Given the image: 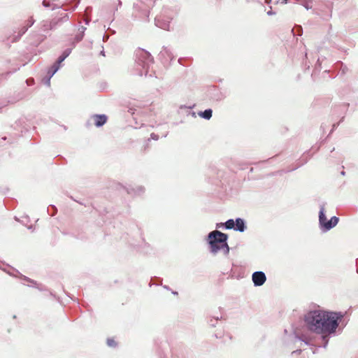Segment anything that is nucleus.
<instances>
[{"mask_svg":"<svg viewBox=\"0 0 358 358\" xmlns=\"http://www.w3.org/2000/svg\"><path fill=\"white\" fill-rule=\"evenodd\" d=\"M313 1V0H299L298 3L301 4L306 10H309L312 8L310 3H311Z\"/></svg>","mask_w":358,"mask_h":358,"instance_id":"obj_16","label":"nucleus"},{"mask_svg":"<svg viewBox=\"0 0 358 358\" xmlns=\"http://www.w3.org/2000/svg\"><path fill=\"white\" fill-rule=\"evenodd\" d=\"M101 54L102 55H105V54H104V51H101Z\"/></svg>","mask_w":358,"mask_h":358,"instance_id":"obj_42","label":"nucleus"},{"mask_svg":"<svg viewBox=\"0 0 358 358\" xmlns=\"http://www.w3.org/2000/svg\"><path fill=\"white\" fill-rule=\"evenodd\" d=\"M252 280L255 287H260L266 282V276L263 271H255L252 275Z\"/></svg>","mask_w":358,"mask_h":358,"instance_id":"obj_6","label":"nucleus"},{"mask_svg":"<svg viewBox=\"0 0 358 358\" xmlns=\"http://www.w3.org/2000/svg\"><path fill=\"white\" fill-rule=\"evenodd\" d=\"M89 22H90V21H89V20H85V24H89Z\"/></svg>","mask_w":358,"mask_h":358,"instance_id":"obj_40","label":"nucleus"},{"mask_svg":"<svg viewBox=\"0 0 358 358\" xmlns=\"http://www.w3.org/2000/svg\"><path fill=\"white\" fill-rule=\"evenodd\" d=\"M128 194L136 196H141L145 192L144 187L141 185H129L124 187Z\"/></svg>","mask_w":358,"mask_h":358,"instance_id":"obj_7","label":"nucleus"},{"mask_svg":"<svg viewBox=\"0 0 358 358\" xmlns=\"http://www.w3.org/2000/svg\"><path fill=\"white\" fill-rule=\"evenodd\" d=\"M295 338H296V339H297L299 341L304 342L305 344H306L308 345H310V340L309 338H308L307 337H306L305 336H295Z\"/></svg>","mask_w":358,"mask_h":358,"instance_id":"obj_17","label":"nucleus"},{"mask_svg":"<svg viewBox=\"0 0 358 358\" xmlns=\"http://www.w3.org/2000/svg\"><path fill=\"white\" fill-rule=\"evenodd\" d=\"M275 12H273L272 10H268V11L267 12V15H275Z\"/></svg>","mask_w":358,"mask_h":358,"instance_id":"obj_30","label":"nucleus"},{"mask_svg":"<svg viewBox=\"0 0 358 358\" xmlns=\"http://www.w3.org/2000/svg\"><path fill=\"white\" fill-rule=\"evenodd\" d=\"M199 115L205 120H210L213 115V110L210 108L206 109L203 111L199 112Z\"/></svg>","mask_w":358,"mask_h":358,"instance_id":"obj_13","label":"nucleus"},{"mask_svg":"<svg viewBox=\"0 0 358 358\" xmlns=\"http://www.w3.org/2000/svg\"><path fill=\"white\" fill-rule=\"evenodd\" d=\"M341 174H342V175H345V172H344V171H342V172H341Z\"/></svg>","mask_w":358,"mask_h":358,"instance_id":"obj_45","label":"nucleus"},{"mask_svg":"<svg viewBox=\"0 0 358 358\" xmlns=\"http://www.w3.org/2000/svg\"><path fill=\"white\" fill-rule=\"evenodd\" d=\"M52 77H50V76L48 75V76H46L45 78H43V83L47 85V86H50V79H51Z\"/></svg>","mask_w":358,"mask_h":358,"instance_id":"obj_23","label":"nucleus"},{"mask_svg":"<svg viewBox=\"0 0 358 358\" xmlns=\"http://www.w3.org/2000/svg\"><path fill=\"white\" fill-rule=\"evenodd\" d=\"M56 8H57V6H54V7H52V10H55Z\"/></svg>","mask_w":358,"mask_h":358,"instance_id":"obj_41","label":"nucleus"},{"mask_svg":"<svg viewBox=\"0 0 358 358\" xmlns=\"http://www.w3.org/2000/svg\"><path fill=\"white\" fill-rule=\"evenodd\" d=\"M92 118L94 120V124L97 127L103 126L107 121V116L106 115H94Z\"/></svg>","mask_w":358,"mask_h":358,"instance_id":"obj_10","label":"nucleus"},{"mask_svg":"<svg viewBox=\"0 0 358 358\" xmlns=\"http://www.w3.org/2000/svg\"><path fill=\"white\" fill-rule=\"evenodd\" d=\"M21 278L24 280L31 283V285L29 286L36 287L40 291L45 290V288L43 285H42L41 284H37V282L36 281H34V280H32L25 275H21Z\"/></svg>","mask_w":358,"mask_h":358,"instance_id":"obj_11","label":"nucleus"},{"mask_svg":"<svg viewBox=\"0 0 358 358\" xmlns=\"http://www.w3.org/2000/svg\"><path fill=\"white\" fill-rule=\"evenodd\" d=\"M164 288H165L166 289H169V287L168 286H166V285H164Z\"/></svg>","mask_w":358,"mask_h":358,"instance_id":"obj_39","label":"nucleus"},{"mask_svg":"<svg viewBox=\"0 0 358 358\" xmlns=\"http://www.w3.org/2000/svg\"><path fill=\"white\" fill-rule=\"evenodd\" d=\"M57 18H53L52 20H43L41 22V29L43 31L54 30L59 25Z\"/></svg>","mask_w":358,"mask_h":358,"instance_id":"obj_8","label":"nucleus"},{"mask_svg":"<svg viewBox=\"0 0 358 358\" xmlns=\"http://www.w3.org/2000/svg\"><path fill=\"white\" fill-rule=\"evenodd\" d=\"M107 345L109 346V347H111V348H115L117 346V343L115 342V341L113 338H108L107 339Z\"/></svg>","mask_w":358,"mask_h":358,"instance_id":"obj_22","label":"nucleus"},{"mask_svg":"<svg viewBox=\"0 0 358 358\" xmlns=\"http://www.w3.org/2000/svg\"><path fill=\"white\" fill-rule=\"evenodd\" d=\"M221 227H224V223H222V222L217 223V225H216L217 228H220Z\"/></svg>","mask_w":358,"mask_h":358,"instance_id":"obj_31","label":"nucleus"},{"mask_svg":"<svg viewBox=\"0 0 358 358\" xmlns=\"http://www.w3.org/2000/svg\"><path fill=\"white\" fill-rule=\"evenodd\" d=\"M42 4L44 7H46V8L50 7V2L47 1L46 0H43Z\"/></svg>","mask_w":358,"mask_h":358,"instance_id":"obj_28","label":"nucleus"},{"mask_svg":"<svg viewBox=\"0 0 358 358\" xmlns=\"http://www.w3.org/2000/svg\"><path fill=\"white\" fill-rule=\"evenodd\" d=\"M34 22H35L34 19L32 17H31L28 20V21H27V27H28V28H29L30 27H31V26L34 24Z\"/></svg>","mask_w":358,"mask_h":358,"instance_id":"obj_24","label":"nucleus"},{"mask_svg":"<svg viewBox=\"0 0 358 358\" xmlns=\"http://www.w3.org/2000/svg\"><path fill=\"white\" fill-rule=\"evenodd\" d=\"M292 32L294 34H296L298 36H301L303 34V29L301 26H296L295 28L292 29Z\"/></svg>","mask_w":358,"mask_h":358,"instance_id":"obj_20","label":"nucleus"},{"mask_svg":"<svg viewBox=\"0 0 358 358\" xmlns=\"http://www.w3.org/2000/svg\"><path fill=\"white\" fill-rule=\"evenodd\" d=\"M316 66H321V62L320 59H318L316 63Z\"/></svg>","mask_w":358,"mask_h":358,"instance_id":"obj_36","label":"nucleus"},{"mask_svg":"<svg viewBox=\"0 0 358 358\" xmlns=\"http://www.w3.org/2000/svg\"><path fill=\"white\" fill-rule=\"evenodd\" d=\"M343 317L342 312L314 310L305 315L304 322L310 331L322 335V346L326 348L329 336L335 334L338 328L340 329L339 324Z\"/></svg>","mask_w":358,"mask_h":358,"instance_id":"obj_1","label":"nucleus"},{"mask_svg":"<svg viewBox=\"0 0 358 358\" xmlns=\"http://www.w3.org/2000/svg\"><path fill=\"white\" fill-rule=\"evenodd\" d=\"M320 15L324 20H329L331 17V10L327 13H320Z\"/></svg>","mask_w":358,"mask_h":358,"instance_id":"obj_21","label":"nucleus"},{"mask_svg":"<svg viewBox=\"0 0 358 358\" xmlns=\"http://www.w3.org/2000/svg\"><path fill=\"white\" fill-rule=\"evenodd\" d=\"M28 29H29V28H28V27H27V26H24V27H22V29H21V30H20V36H22L23 34H24L27 31Z\"/></svg>","mask_w":358,"mask_h":358,"instance_id":"obj_25","label":"nucleus"},{"mask_svg":"<svg viewBox=\"0 0 358 358\" xmlns=\"http://www.w3.org/2000/svg\"><path fill=\"white\" fill-rule=\"evenodd\" d=\"M339 218L336 216H333L329 220H327L325 215L324 204L320 206L319 212V225L320 229L324 231H328L334 228L338 224Z\"/></svg>","mask_w":358,"mask_h":358,"instance_id":"obj_3","label":"nucleus"},{"mask_svg":"<svg viewBox=\"0 0 358 358\" xmlns=\"http://www.w3.org/2000/svg\"><path fill=\"white\" fill-rule=\"evenodd\" d=\"M59 20V24L64 22H66L69 19V16L67 13H62L59 17H57Z\"/></svg>","mask_w":358,"mask_h":358,"instance_id":"obj_19","label":"nucleus"},{"mask_svg":"<svg viewBox=\"0 0 358 358\" xmlns=\"http://www.w3.org/2000/svg\"><path fill=\"white\" fill-rule=\"evenodd\" d=\"M136 63L138 65L142 66L145 69V74H147V69L149 68L150 64L153 62V58L150 52L140 50L136 52Z\"/></svg>","mask_w":358,"mask_h":358,"instance_id":"obj_4","label":"nucleus"},{"mask_svg":"<svg viewBox=\"0 0 358 358\" xmlns=\"http://www.w3.org/2000/svg\"><path fill=\"white\" fill-rule=\"evenodd\" d=\"M174 16V14H169V10L166 9L163 11L162 15L155 18V24L162 29L169 31L171 29V20L173 19Z\"/></svg>","mask_w":358,"mask_h":358,"instance_id":"obj_5","label":"nucleus"},{"mask_svg":"<svg viewBox=\"0 0 358 358\" xmlns=\"http://www.w3.org/2000/svg\"><path fill=\"white\" fill-rule=\"evenodd\" d=\"M228 234L218 230L210 231L207 236V243L210 246L212 254H217L220 250V247L227 242Z\"/></svg>","mask_w":358,"mask_h":358,"instance_id":"obj_2","label":"nucleus"},{"mask_svg":"<svg viewBox=\"0 0 358 358\" xmlns=\"http://www.w3.org/2000/svg\"><path fill=\"white\" fill-rule=\"evenodd\" d=\"M299 0H296L297 2H299Z\"/></svg>","mask_w":358,"mask_h":358,"instance_id":"obj_47","label":"nucleus"},{"mask_svg":"<svg viewBox=\"0 0 358 358\" xmlns=\"http://www.w3.org/2000/svg\"><path fill=\"white\" fill-rule=\"evenodd\" d=\"M84 35L80 33L76 36V39L77 41H80L83 38Z\"/></svg>","mask_w":358,"mask_h":358,"instance_id":"obj_26","label":"nucleus"},{"mask_svg":"<svg viewBox=\"0 0 358 358\" xmlns=\"http://www.w3.org/2000/svg\"><path fill=\"white\" fill-rule=\"evenodd\" d=\"M347 69V68H346V66H345V67L343 68V72H345V69Z\"/></svg>","mask_w":358,"mask_h":358,"instance_id":"obj_44","label":"nucleus"},{"mask_svg":"<svg viewBox=\"0 0 358 358\" xmlns=\"http://www.w3.org/2000/svg\"><path fill=\"white\" fill-rule=\"evenodd\" d=\"M150 137L152 139L155 140V141L159 139V136L157 134H155V133H152L150 135Z\"/></svg>","mask_w":358,"mask_h":358,"instance_id":"obj_27","label":"nucleus"},{"mask_svg":"<svg viewBox=\"0 0 358 358\" xmlns=\"http://www.w3.org/2000/svg\"><path fill=\"white\" fill-rule=\"evenodd\" d=\"M220 250L223 251L224 255L227 256L229 253L230 248L227 242L220 247Z\"/></svg>","mask_w":358,"mask_h":358,"instance_id":"obj_18","label":"nucleus"},{"mask_svg":"<svg viewBox=\"0 0 358 358\" xmlns=\"http://www.w3.org/2000/svg\"><path fill=\"white\" fill-rule=\"evenodd\" d=\"M234 231H239V232H244L247 228L246 227V222L241 217H237L234 220Z\"/></svg>","mask_w":358,"mask_h":358,"instance_id":"obj_9","label":"nucleus"},{"mask_svg":"<svg viewBox=\"0 0 358 358\" xmlns=\"http://www.w3.org/2000/svg\"><path fill=\"white\" fill-rule=\"evenodd\" d=\"M215 320L217 322L218 320V317L215 318Z\"/></svg>","mask_w":358,"mask_h":358,"instance_id":"obj_46","label":"nucleus"},{"mask_svg":"<svg viewBox=\"0 0 358 358\" xmlns=\"http://www.w3.org/2000/svg\"><path fill=\"white\" fill-rule=\"evenodd\" d=\"M234 220L233 219H229L225 222H224V227L226 229H234Z\"/></svg>","mask_w":358,"mask_h":358,"instance_id":"obj_15","label":"nucleus"},{"mask_svg":"<svg viewBox=\"0 0 358 358\" xmlns=\"http://www.w3.org/2000/svg\"><path fill=\"white\" fill-rule=\"evenodd\" d=\"M271 2V0H265V3L269 4Z\"/></svg>","mask_w":358,"mask_h":358,"instance_id":"obj_37","label":"nucleus"},{"mask_svg":"<svg viewBox=\"0 0 358 358\" xmlns=\"http://www.w3.org/2000/svg\"><path fill=\"white\" fill-rule=\"evenodd\" d=\"M34 82V80L33 79H28L27 80V83L28 85H31V83Z\"/></svg>","mask_w":358,"mask_h":358,"instance_id":"obj_33","label":"nucleus"},{"mask_svg":"<svg viewBox=\"0 0 358 358\" xmlns=\"http://www.w3.org/2000/svg\"><path fill=\"white\" fill-rule=\"evenodd\" d=\"M85 30H86V27H85L82 26L80 28H79V31H80L81 34L84 35V33H85Z\"/></svg>","mask_w":358,"mask_h":358,"instance_id":"obj_29","label":"nucleus"},{"mask_svg":"<svg viewBox=\"0 0 358 358\" xmlns=\"http://www.w3.org/2000/svg\"><path fill=\"white\" fill-rule=\"evenodd\" d=\"M282 3L286 4L288 3V0H282Z\"/></svg>","mask_w":358,"mask_h":358,"instance_id":"obj_38","label":"nucleus"},{"mask_svg":"<svg viewBox=\"0 0 358 358\" xmlns=\"http://www.w3.org/2000/svg\"><path fill=\"white\" fill-rule=\"evenodd\" d=\"M71 52V48L66 49L65 50H64L62 54L58 57L57 60L55 62L60 65V64L62 63L66 59V58L69 57Z\"/></svg>","mask_w":358,"mask_h":358,"instance_id":"obj_12","label":"nucleus"},{"mask_svg":"<svg viewBox=\"0 0 358 358\" xmlns=\"http://www.w3.org/2000/svg\"><path fill=\"white\" fill-rule=\"evenodd\" d=\"M301 350H296L293 351V352H292V354H295V353H296H296H297V354H299V353H301Z\"/></svg>","mask_w":358,"mask_h":358,"instance_id":"obj_34","label":"nucleus"},{"mask_svg":"<svg viewBox=\"0 0 358 358\" xmlns=\"http://www.w3.org/2000/svg\"><path fill=\"white\" fill-rule=\"evenodd\" d=\"M60 65L55 62L48 71V75L52 77L59 69Z\"/></svg>","mask_w":358,"mask_h":358,"instance_id":"obj_14","label":"nucleus"},{"mask_svg":"<svg viewBox=\"0 0 358 358\" xmlns=\"http://www.w3.org/2000/svg\"><path fill=\"white\" fill-rule=\"evenodd\" d=\"M209 323H210V325H211L213 327L215 326V324L214 323V321L213 320H210Z\"/></svg>","mask_w":358,"mask_h":358,"instance_id":"obj_35","label":"nucleus"},{"mask_svg":"<svg viewBox=\"0 0 358 358\" xmlns=\"http://www.w3.org/2000/svg\"><path fill=\"white\" fill-rule=\"evenodd\" d=\"M172 293H173V294H178L177 292H173Z\"/></svg>","mask_w":358,"mask_h":358,"instance_id":"obj_43","label":"nucleus"},{"mask_svg":"<svg viewBox=\"0 0 358 358\" xmlns=\"http://www.w3.org/2000/svg\"><path fill=\"white\" fill-rule=\"evenodd\" d=\"M357 272H358V269H357Z\"/></svg>","mask_w":358,"mask_h":358,"instance_id":"obj_48","label":"nucleus"},{"mask_svg":"<svg viewBox=\"0 0 358 358\" xmlns=\"http://www.w3.org/2000/svg\"><path fill=\"white\" fill-rule=\"evenodd\" d=\"M52 207L54 209V213L51 214V216H53L57 212V208L55 206H52Z\"/></svg>","mask_w":358,"mask_h":358,"instance_id":"obj_32","label":"nucleus"}]
</instances>
